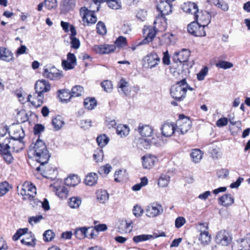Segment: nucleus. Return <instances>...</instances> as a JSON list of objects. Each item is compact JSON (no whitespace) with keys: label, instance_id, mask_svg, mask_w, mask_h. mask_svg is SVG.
I'll return each mask as SVG.
<instances>
[{"label":"nucleus","instance_id":"nucleus-1","mask_svg":"<svg viewBox=\"0 0 250 250\" xmlns=\"http://www.w3.org/2000/svg\"><path fill=\"white\" fill-rule=\"evenodd\" d=\"M28 153L42 165L47 164L50 157L45 143L39 138L31 145Z\"/></svg>","mask_w":250,"mask_h":250},{"label":"nucleus","instance_id":"nucleus-2","mask_svg":"<svg viewBox=\"0 0 250 250\" xmlns=\"http://www.w3.org/2000/svg\"><path fill=\"white\" fill-rule=\"evenodd\" d=\"M188 87L186 79H183L171 87V96L176 101H181L185 97Z\"/></svg>","mask_w":250,"mask_h":250},{"label":"nucleus","instance_id":"nucleus-3","mask_svg":"<svg viewBox=\"0 0 250 250\" xmlns=\"http://www.w3.org/2000/svg\"><path fill=\"white\" fill-rule=\"evenodd\" d=\"M191 126V121L188 117L181 114L176 122V132L180 134L184 135L190 129Z\"/></svg>","mask_w":250,"mask_h":250},{"label":"nucleus","instance_id":"nucleus-4","mask_svg":"<svg viewBox=\"0 0 250 250\" xmlns=\"http://www.w3.org/2000/svg\"><path fill=\"white\" fill-rule=\"evenodd\" d=\"M18 191L19 194L23 196V200H32L37 193L36 187L29 182H24Z\"/></svg>","mask_w":250,"mask_h":250},{"label":"nucleus","instance_id":"nucleus-5","mask_svg":"<svg viewBox=\"0 0 250 250\" xmlns=\"http://www.w3.org/2000/svg\"><path fill=\"white\" fill-rule=\"evenodd\" d=\"M215 240L217 244L223 246H227L230 244L232 241V237L229 231L226 230H221L217 233Z\"/></svg>","mask_w":250,"mask_h":250},{"label":"nucleus","instance_id":"nucleus-6","mask_svg":"<svg viewBox=\"0 0 250 250\" xmlns=\"http://www.w3.org/2000/svg\"><path fill=\"white\" fill-rule=\"evenodd\" d=\"M161 60L157 53L152 52L144 58V64L146 68L152 69L160 62Z\"/></svg>","mask_w":250,"mask_h":250},{"label":"nucleus","instance_id":"nucleus-7","mask_svg":"<svg viewBox=\"0 0 250 250\" xmlns=\"http://www.w3.org/2000/svg\"><path fill=\"white\" fill-rule=\"evenodd\" d=\"M204 28L199 23L195 21L191 22L187 27L188 33L196 37H203L206 35Z\"/></svg>","mask_w":250,"mask_h":250},{"label":"nucleus","instance_id":"nucleus-8","mask_svg":"<svg viewBox=\"0 0 250 250\" xmlns=\"http://www.w3.org/2000/svg\"><path fill=\"white\" fill-rule=\"evenodd\" d=\"M43 75L51 80H58L63 76L62 71L54 67H47L44 68Z\"/></svg>","mask_w":250,"mask_h":250},{"label":"nucleus","instance_id":"nucleus-9","mask_svg":"<svg viewBox=\"0 0 250 250\" xmlns=\"http://www.w3.org/2000/svg\"><path fill=\"white\" fill-rule=\"evenodd\" d=\"M80 15L82 17L84 22H86L87 25L94 24L97 21V17L94 13L89 11L85 6L82 7L80 10Z\"/></svg>","mask_w":250,"mask_h":250},{"label":"nucleus","instance_id":"nucleus-10","mask_svg":"<svg viewBox=\"0 0 250 250\" xmlns=\"http://www.w3.org/2000/svg\"><path fill=\"white\" fill-rule=\"evenodd\" d=\"M163 212L162 206L157 203H153L147 206L146 209V215L149 217H155Z\"/></svg>","mask_w":250,"mask_h":250},{"label":"nucleus","instance_id":"nucleus-11","mask_svg":"<svg viewBox=\"0 0 250 250\" xmlns=\"http://www.w3.org/2000/svg\"><path fill=\"white\" fill-rule=\"evenodd\" d=\"M138 144L141 149H148L152 144L156 146L160 145V138L156 135L153 136L151 139L142 138L139 140Z\"/></svg>","mask_w":250,"mask_h":250},{"label":"nucleus","instance_id":"nucleus-12","mask_svg":"<svg viewBox=\"0 0 250 250\" xmlns=\"http://www.w3.org/2000/svg\"><path fill=\"white\" fill-rule=\"evenodd\" d=\"M9 133L12 140H22L25 136L22 128L19 125H12Z\"/></svg>","mask_w":250,"mask_h":250},{"label":"nucleus","instance_id":"nucleus-13","mask_svg":"<svg viewBox=\"0 0 250 250\" xmlns=\"http://www.w3.org/2000/svg\"><path fill=\"white\" fill-rule=\"evenodd\" d=\"M77 64V59L75 55L68 53L67 55V60H62V65L63 69L65 70L72 69Z\"/></svg>","mask_w":250,"mask_h":250},{"label":"nucleus","instance_id":"nucleus-14","mask_svg":"<svg viewBox=\"0 0 250 250\" xmlns=\"http://www.w3.org/2000/svg\"><path fill=\"white\" fill-rule=\"evenodd\" d=\"M147 30H148L147 36L142 41L139 42H136L132 46L131 49L133 51H134L138 46L147 44L149 42H151L153 38L155 36L156 31L154 28H147Z\"/></svg>","mask_w":250,"mask_h":250},{"label":"nucleus","instance_id":"nucleus-15","mask_svg":"<svg viewBox=\"0 0 250 250\" xmlns=\"http://www.w3.org/2000/svg\"><path fill=\"white\" fill-rule=\"evenodd\" d=\"M190 56V51L188 49H183L180 51H176L174 53L173 60L174 62H187Z\"/></svg>","mask_w":250,"mask_h":250},{"label":"nucleus","instance_id":"nucleus-16","mask_svg":"<svg viewBox=\"0 0 250 250\" xmlns=\"http://www.w3.org/2000/svg\"><path fill=\"white\" fill-rule=\"evenodd\" d=\"M195 20L200 22L199 23L204 27H206L211 21V16L209 13L206 11H202L199 14L197 13L194 15Z\"/></svg>","mask_w":250,"mask_h":250},{"label":"nucleus","instance_id":"nucleus-17","mask_svg":"<svg viewBox=\"0 0 250 250\" xmlns=\"http://www.w3.org/2000/svg\"><path fill=\"white\" fill-rule=\"evenodd\" d=\"M50 85L49 83L45 80H41L38 81L35 85V89L36 93L43 94L50 90Z\"/></svg>","mask_w":250,"mask_h":250},{"label":"nucleus","instance_id":"nucleus-18","mask_svg":"<svg viewBox=\"0 0 250 250\" xmlns=\"http://www.w3.org/2000/svg\"><path fill=\"white\" fill-rule=\"evenodd\" d=\"M162 135L166 137L171 136L176 132L174 124L168 122L165 123L161 127Z\"/></svg>","mask_w":250,"mask_h":250},{"label":"nucleus","instance_id":"nucleus-19","mask_svg":"<svg viewBox=\"0 0 250 250\" xmlns=\"http://www.w3.org/2000/svg\"><path fill=\"white\" fill-rule=\"evenodd\" d=\"M116 47L114 45H96L93 47V50L96 53L101 54H108L114 51Z\"/></svg>","mask_w":250,"mask_h":250},{"label":"nucleus","instance_id":"nucleus-20","mask_svg":"<svg viewBox=\"0 0 250 250\" xmlns=\"http://www.w3.org/2000/svg\"><path fill=\"white\" fill-rule=\"evenodd\" d=\"M171 3L166 0H160L157 5V10L160 12L162 15H167L172 11Z\"/></svg>","mask_w":250,"mask_h":250},{"label":"nucleus","instance_id":"nucleus-21","mask_svg":"<svg viewBox=\"0 0 250 250\" xmlns=\"http://www.w3.org/2000/svg\"><path fill=\"white\" fill-rule=\"evenodd\" d=\"M52 190L56 193L59 198L61 199L66 198L68 194V190L63 186L51 185Z\"/></svg>","mask_w":250,"mask_h":250},{"label":"nucleus","instance_id":"nucleus-22","mask_svg":"<svg viewBox=\"0 0 250 250\" xmlns=\"http://www.w3.org/2000/svg\"><path fill=\"white\" fill-rule=\"evenodd\" d=\"M138 131L142 136L149 137L151 136L154 130L152 127L149 125L140 124L138 127Z\"/></svg>","mask_w":250,"mask_h":250},{"label":"nucleus","instance_id":"nucleus-23","mask_svg":"<svg viewBox=\"0 0 250 250\" xmlns=\"http://www.w3.org/2000/svg\"><path fill=\"white\" fill-rule=\"evenodd\" d=\"M143 166L145 168L152 167L157 160V158L153 155H145L142 158Z\"/></svg>","mask_w":250,"mask_h":250},{"label":"nucleus","instance_id":"nucleus-24","mask_svg":"<svg viewBox=\"0 0 250 250\" xmlns=\"http://www.w3.org/2000/svg\"><path fill=\"white\" fill-rule=\"evenodd\" d=\"M183 10L188 13L195 14L198 12V6L196 3L191 2L185 3L182 6Z\"/></svg>","mask_w":250,"mask_h":250},{"label":"nucleus","instance_id":"nucleus-25","mask_svg":"<svg viewBox=\"0 0 250 250\" xmlns=\"http://www.w3.org/2000/svg\"><path fill=\"white\" fill-rule=\"evenodd\" d=\"M118 88L119 93L127 95L129 94V84L125 79L122 78L118 83Z\"/></svg>","mask_w":250,"mask_h":250},{"label":"nucleus","instance_id":"nucleus-26","mask_svg":"<svg viewBox=\"0 0 250 250\" xmlns=\"http://www.w3.org/2000/svg\"><path fill=\"white\" fill-rule=\"evenodd\" d=\"M219 204L225 207L231 206L234 203V199L229 194H226L218 199Z\"/></svg>","mask_w":250,"mask_h":250},{"label":"nucleus","instance_id":"nucleus-27","mask_svg":"<svg viewBox=\"0 0 250 250\" xmlns=\"http://www.w3.org/2000/svg\"><path fill=\"white\" fill-rule=\"evenodd\" d=\"M24 235L25 237L21 240L22 244L29 246H34L35 245V238L31 232H27Z\"/></svg>","mask_w":250,"mask_h":250},{"label":"nucleus","instance_id":"nucleus-28","mask_svg":"<svg viewBox=\"0 0 250 250\" xmlns=\"http://www.w3.org/2000/svg\"><path fill=\"white\" fill-rule=\"evenodd\" d=\"M88 229L90 228L81 227L75 229L74 234L77 238L82 240L86 237L87 233H88Z\"/></svg>","mask_w":250,"mask_h":250},{"label":"nucleus","instance_id":"nucleus-29","mask_svg":"<svg viewBox=\"0 0 250 250\" xmlns=\"http://www.w3.org/2000/svg\"><path fill=\"white\" fill-rule=\"evenodd\" d=\"M44 165L45 164L42 165L41 164L40 166L36 168V170L38 171H41V174L45 177H46L47 175H52L55 172V169L54 168L52 169V168L49 166L47 167H44Z\"/></svg>","mask_w":250,"mask_h":250},{"label":"nucleus","instance_id":"nucleus-30","mask_svg":"<svg viewBox=\"0 0 250 250\" xmlns=\"http://www.w3.org/2000/svg\"><path fill=\"white\" fill-rule=\"evenodd\" d=\"M80 182L79 177L75 175H70L65 179L64 184L69 187H75Z\"/></svg>","mask_w":250,"mask_h":250},{"label":"nucleus","instance_id":"nucleus-31","mask_svg":"<svg viewBox=\"0 0 250 250\" xmlns=\"http://www.w3.org/2000/svg\"><path fill=\"white\" fill-rule=\"evenodd\" d=\"M34 96L36 98V101L31 100L32 96L30 95L28 96V100L31 102L33 105L39 107L43 103L44 95L43 94H40V93H35Z\"/></svg>","mask_w":250,"mask_h":250},{"label":"nucleus","instance_id":"nucleus-32","mask_svg":"<svg viewBox=\"0 0 250 250\" xmlns=\"http://www.w3.org/2000/svg\"><path fill=\"white\" fill-rule=\"evenodd\" d=\"M52 124L55 130H59L64 125V122L61 116H57L52 119Z\"/></svg>","mask_w":250,"mask_h":250},{"label":"nucleus","instance_id":"nucleus-33","mask_svg":"<svg viewBox=\"0 0 250 250\" xmlns=\"http://www.w3.org/2000/svg\"><path fill=\"white\" fill-rule=\"evenodd\" d=\"M13 142H10V144L13 150L15 152H19L24 147V143L22 140H13Z\"/></svg>","mask_w":250,"mask_h":250},{"label":"nucleus","instance_id":"nucleus-34","mask_svg":"<svg viewBox=\"0 0 250 250\" xmlns=\"http://www.w3.org/2000/svg\"><path fill=\"white\" fill-rule=\"evenodd\" d=\"M98 178L96 173H90L86 176L85 183L87 185L92 186L97 183Z\"/></svg>","mask_w":250,"mask_h":250},{"label":"nucleus","instance_id":"nucleus-35","mask_svg":"<svg viewBox=\"0 0 250 250\" xmlns=\"http://www.w3.org/2000/svg\"><path fill=\"white\" fill-rule=\"evenodd\" d=\"M203 153L199 149H193L191 154L190 157L194 163H199L203 157Z\"/></svg>","mask_w":250,"mask_h":250},{"label":"nucleus","instance_id":"nucleus-36","mask_svg":"<svg viewBox=\"0 0 250 250\" xmlns=\"http://www.w3.org/2000/svg\"><path fill=\"white\" fill-rule=\"evenodd\" d=\"M84 107L88 110H92L97 106V101L94 98H87L83 102Z\"/></svg>","mask_w":250,"mask_h":250},{"label":"nucleus","instance_id":"nucleus-37","mask_svg":"<svg viewBox=\"0 0 250 250\" xmlns=\"http://www.w3.org/2000/svg\"><path fill=\"white\" fill-rule=\"evenodd\" d=\"M87 2L89 5L87 8L89 11L95 13V12L99 10L100 8V4L102 2L98 0H87Z\"/></svg>","mask_w":250,"mask_h":250},{"label":"nucleus","instance_id":"nucleus-38","mask_svg":"<svg viewBox=\"0 0 250 250\" xmlns=\"http://www.w3.org/2000/svg\"><path fill=\"white\" fill-rule=\"evenodd\" d=\"M59 93V97L62 102L67 103L69 101L71 96V93L68 90L62 89L58 91Z\"/></svg>","mask_w":250,"mask_h":250},{"label":"nucleus","instance_id":"nucleus-39","mask_svg":"<svg viewBox=\"0 0 250 250\" xmlns=\"http://www.w3.org/2000/svg\"><path fill=\"white\" fill-rule=\"evenodd\" d=\"M0 58L2 60L9 62L12 58V54L9 50L0 48Z\"/></svg>","mask_w":250,"mask_h":250},{"label":"nucleus","instance_id":"nucleus-40","mask_svg":"<svg viewBox=\"0 0 250 250\" xmlns=\"http://www.w3.org/2000/svg\"><path fill=\"white\" fill-rule=\"evenodd\" d=\"M117 134L121 137L127 136L129 132V128L126 125H120L116 128Z\"/></svg>","mask_w":250,"mask_h":250},{"label":"nucleus","instance_id":"nucleus-41","mask_svg":"<svg viewBox=\"0 0 250 250\" xmlns=\"http://www.w3.org/2000/svg\"><path fill=\"white\" fill-rule=\"evenodd\" d=\"M96 194L98 200L102 203H104L109 198L108 194L105 190H98Z\"/></svg>","mask_w":250,"mask_h":250},{"label":"nucleus","instance_id":"nucleus-42","mask_svg":"<svg viewBox=\"0 0 250 250\" xmlns=\"http://www.w3.org/2000/svg\"><path fill=\"white\" fill-rule=\"evenodd\" d=\"M198 239L203 246H205L208 245L210 242L211 236L208 232L200 233Z\"/></svg>","mask_w":250,"mask_h":250},{"label":"nucleus","instance_id":"nucleus-43","mask_svg":"<svg viewBox=\"0 0 250 250\" xmlns=\"http://www.w3.org/2000/svg\"><path fill=\"white\" fill-rule=\"evenodd\" d=\"M81 199L78 197H72L69 199L68 205L72 208H78L81 204Z\"/></svg>","mask_w":250,"mask_h":250},{"label":"nucleus","instance_id":"nucleus-44","mask_svg":"<svg viewBox=\"0 0 250 250\" xmlns=\"http://www.w3.org/2000/svg\"><path fill=\"white\" fill-rule=\"evenodd\" d=\"M154 237L152 235L149 234H142L138 236H135L133 238V240L136 243L145 241L146 240L153 239Z\"/></svg>","mask_w":250,"mask_h":250},{"label":"nucleus","instance_id":"nucleus-45","mask_svg":"<svg viewBox=\"0 0 250 250\" xmlns=\"http://www.w3.org/2000/svg\"><path fill=\"white\" fill-rule=\"evenodd\" d=\"M170 177L168 175H163L158 179V185L159 187L165 188L168 186Z\"/></svg>","mask_w":250,"mask_h":250},{"label":"nucleus","instance_id":"nucleus-46","mask_svg":"<svg viewBox=\"0 0 250 250\" xmlns=\"http://www.w3.org/2000/svg\"><path fill=\"white\" fill-rule=\"evenodd\" d=\"M104 156V152L102 148H98L95 150L93 154V158L96 162H102L103 160Z\"/></svg>","mask_w":250,"mask_h":250},{"label":"nucleus","instance_id":"nucleus-47","mask_svg":"<svg viewBox=\"0 0 250 250\" xmlns=\"http://www.w3.org/2000/svg\"><path fill=\"white\" fill-rule=\"evenodd\" d=\"M109 140V138L104 134L100 135L97 138V144L101 148L106 146Z\"/></svg>","mask_w":250,"mask_h":250},{"label":"nucleus","instance_id":"nucleus-48","mask_svg":"<svg viewBox=\"0 0 250 250\" xmlns=\"http://www.w3.org/2000/svg\"><path fill=\"white\" fill-rule=\"evenodd\" d=\"M75 0H63L62 7L64 10L69 11L74 7Z\"/></svg>","mask_w":250,"mask_h":250},{"label":"nucleus","instance_id":"nucleus-49","mask_svg":"<svg viewBox=\"0 0 250 250\" xmlns=\"http://www.w3.org/2000/svg\"><path fill=\"white\" fill-rule=\"evenodd\" d=\"M107 5L109 8L112 9H119L121 8L120 0H107Z\"/></svg>","mask_w":250,"mask_h":250},{"label":"nucleus","instance_id":"nucleus-50","mask_svg":"<svg viewBox=\"0 0 250 250\" xmlns=\"http://www.w3.org/2000/svg\"><path fill=\"white\" fill-rule=\"evenodd\" d=\"M83 93V87L80 85L74 86L71 90V96L72 97H79Z\"/></svg>","mask_w":250,"mask_h":250},{"label":"nucleus","instance_id":"nucleus-51","mask_svg":"<svg viewBox=\"0 0 250 250\" xmlns=\"http://www.w3.org/2000/svg\"><path fill=\"white\" fill-rule=\"evenodd\" d=\"M125 170H119L116 171L114 174V180L116 182H121L124 180Z\"/></svg>","mask_w":250,"mask_h":250},{"label":"nucleus","instance_id":"nucleus-52","mask_svg":"<svg viewBox=\"0 0 250 250\" xmlns=\"http://www.w3.org/2000/svg\"><path fill=\"white\" fill-rule=\"evenodd\" d=\"M34 203L36 205L42 206V208L45 210H48L50 209V206L49 202L46 199H44L43 202H41L38 199H34Z\"/></svg>","mask_w":250,"mask_h":250},{"label":"nucleus","instance_id":"nucleus-53","mask_svg":"<svg viewBox=\"0 0 250 250\" xmlns=\"http://www.w3.org/2000/svg\"><path fill=\"white\" fill-rule=\"evenodd\" d=\"M28 229L27 228L20 229L17 230L16 233L13 235L12 239L14 241H17L21 236L26 234Z\"/></svg>","mask_w":250,"mask_h":250},{"label":"nucleus","instance_id":"nucleus-54","mask_svg":"<svg viewBox=\"0 0 250 250\" xmlns=\"http://www.w3.org/2000/svg\"><path fill=\"white\" fill-rule=\"evenodd\" d=\"M216 66L219 68L226 69L231 68L233 66V64L229 62L221 61L216 64Z\"/></svg>","mask_w":250,"mask_h":250},{"label":"nucleus","instance_id":"nucleus-55","mask_svg":"<svg viewBox=\"0 0 250 250\" xmlns=\"http://www.w3.org/2000/svg\"><path fill=\"white\" fill-rule=\"evenodd\" d=\"M43 236L44 240L48 242L51 241L54 238L55 233L52 230L48 229L44 232Z\"/></svg>","mask_w":250,"mask_h":250},{"label":"nucleus","instance_id":"nucleus-56","mask_svg":"<svg viewBox=\"0 0 250 250\" xmlns=\"http://www.w3.org/2000/svg\"><path fill=\"white\" fill-rule=\"evenodd\" d=\"M116 46L119 48H122L126 45V40L125 37L120 36L115 42Z\"/></svg>","mask_w":250,"mask_h":250},{"label":"nucleus","instance_id":"nucleus-57","mask_svg":"<svg viewBox=\"0 0 250 250\" xmlns=\"http://www.w3.org/2000/svg\"><path fill=\"white\" fill-rule=\"evenodd\" d=\"M97 32L99 34L104 35L106 33V28L104 24L100 21L97 24Z\"/></svg>","mask_w":250,"mask_h":250},{"label":"nucleus","instance_id":"nucleus-58","mask_svg":"<svg viewBox=\"0 0 250 250\" xmlns=\"http://www.w3.org/2000/svg\"><path fill=\"white\" fill-rule=\"evenodd\" d=\"M101 86L106 92H110L112 89V83L109 80L104 81L101 83Z\"/></svg>","mask_w":250,"mask_h":250},{"label":"nucleus","instance_id":"nucleus-59","mask_svg":"<svg viewBox=\"0 0 250 250\" xmlns=\"http://www.w3.org/2000/svg\"><path fill=\"white\" fill-rule=\"evenodd\" d=\"M208 72V68L205 66L202 68L197 75V79L199 81H203Z\"/></svg>","mask_w":250,"mask_h":250},{"label":"nucleus","instance_id":"nucleus-60","mask_svg":"<svg viewBox=\"0 0 250 250\" xmlns=\"http://www.w3.org/2000/svg\"><path fill=\"white\" fill-rule=\"evenodd\" d=\"M132 211L133 214L136 217H140L142 215L144 212L143 209L141 207V206L138 205H136L134 206Z\"/></svg>","mask_w":250,"mask_h":250},{"label":"nucleus","instance_id":"nucleus-61","mask_svg":"<svg viewBox=\"0 0 250 250\" xmlns=\"http://www.w3.org/2000/svg\"><path fill=\"white\" fill-rule=\"evenodd\" d=\"M197 229L200 233L208 232V225L207 223H199L197 226Z\"/></svg>","mask_w":250,"mask_h":250},{"label":"nucleus","instance_id":"nucleus-62","mask_svg":"<svg viewBox=\"0 0 250 250\" xmlns=\"http://www.w3.org/2000/svg\"><path fill=\"white\" fill-rule=\"evenodd\" d=\"M174 36L172 34L166 33L163 36L165 43L167 45H169L173 41Z\"/></svg>","mask_w":250,"mask_h":250},{"label":"nucleus","instance_id":"nucleus-63","mask_svg":"<svg viewBox=\"0 0 250 250\" xmlns=\"http://www.w3.org/2000/svg\"><path fill=\"white\" fill-rule=\"evenodd\" d=\"M45 6L48 9H53L57 6L56 0H44Z\"/></svg>","mask_w":250,"mask_h":250},{"label":"nucleus","instance_id":"nucleus-64","mask_svg":"<svg viewBox=\"0 0 250 250\" xmlns=\"http://www.w3.org/2000/svg\"><path fill=\"white\" fill-rule=\"evenodd\" d=\"M43 219V216L41 215H39L36 216H32L29 218V223L33 225L35 224L39 223L41 220Z\"/></svg>","mask_w":250,"mask_h":250}]
</instances>
